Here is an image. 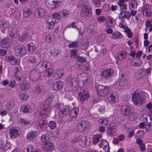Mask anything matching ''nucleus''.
<instances>
[{"instance_id":"obj_32","label":"nucleus","mask_w":152,"mask_h":152,"mask_svg":"<svg viewBox=\"0 0 152 152\" xmlns=\"http://www.w3.org/2000/svg\"><path fill=\"white\" fill-rule=\"evenodd\" d=\"M142 64V61L140 60L138 58L136 59L132 60L131 62L132 65L135 67L140 66Z\"/></svg>"},{"instance_id":"obj_14","label":"nucleus","mask_w":152,"mask_h":152,"mask_svg":"<svg viewBox=\"0 0 152 152\" xmlns=\"http://www.w3.org/2000/svg\"><path fill=\"white\" fill-rule=\"evenodd\" d=\"M11 40L8 38H4L2 41L0 46L3 48H7L9 47L11 45Z\"/></svg>"},{"instance_id":"obj_12","label":"nucleus","mask_w":152,"mask_h":152,"mask_svg":"<svg viewBox=\"0 0 152 152\" xmlns=\"http://www.w3.org/2000/svg\"><path fill=\"white\" fill-rule=\"evenodd\" d=\"M142 10V13L144 16L149 17L151 15L150 9L148 5L146 4L143 6Z\"/></svg>"},{"instance_id":"obj_51","label":"nucleus","mask_w":152,"mask_h":152,"mask_svg":"<svg viewBox=\"0 0 152 152\" xmlns=\"http://www.w3.org/2000/svg\"><path fill=\"white\" fill-rule=\"evenodd\" d=\"M34 151V147L31 145H28L24 148V152H32Z\"/></svg>"},{"instance_id":"obj_35","label":"nucleus","mask_w":152,"mask_h":152,"mask_svg":"<svg viewBox=\"0 0 152 152\" xmlns=\"http://www.w3.org/2000/svg\"><path fill=\"white\" fill-rule=\"evenodd\" d=\"M32 12L31 10L26 9L24 10L23 13V16L24 17H27L31 15Z\"/></svg>"},{"instance_id":"obj_54","label":"nucleus","mask_w":152,"mask_h":152,"mask_svg":"<svg viewBox=\"0 0 152 152\" xmlns=\"http://www.w3.org/2000/svg\"><path fill=\"white\" fill-rule=\"evenodd\" d=\"M55 22H56V21L55 20L54 21H53L52 22H47V25L49 26V28L52 29L53 28L54 24H55Z\"/></svg>"},{"instance_id":"obj_6","label":"nucleus","mask_w":152,"mask_h":152,"mask_svg":"<svg viewBox=\"0 0 152 152\" xmlns=\"http://www.w3.org/2000/svg\"><path fill=\"white\" fill-rule=\"evenodd\" d=\"M90 126L88 122L85 121H82L77 124V129L80 132H84Z\"/></svg>"},{"instance_id":"obj_10","label":"nucleus","mask_w":152,"mask_h":152,"mask_svg":"<svg viewBox=\"0 0 152 152\" xmlns=\"http://www.w3.org/2000/svg\"><path fill=\"white\" fill-rule=\"evenodd\" d=\"M39 68L38 69L40 72L45 70L46 68H50L51 67V65L49 62L46 61H42L39 63L37 65Z\"/></svg>"},{"instance_id":"obj_61","label":"nucleus","mask_w":152,"mask_h":152,"mask_svg":"<svg viewBox=\"0 0 152 152\" xmlns=\"http://www.w3.org/2000/svg\"><path fill=\"white\" fill-rule=\"evenodd\" d=\"M50 54L54 56H57L59 52L57 50H51Z\"/></svg>"},{"instance_id":"obj_48","label":"nucleus","mask_w":152,"mask_h":152,"mask_svg":"<svg viewBox=\"0 0 152 152\" xmlns=\"http://www.w3.org/2000/svg\"><path fill=\"white\" fill-rule=\"evenodd\" d=\"M53 75V69H52L48 68L46 70V71L45 73V75L46 76L50 77L51 76Z\"/></svg>"},{"instance_id":"obj_21","label":"nucleus","mask_w":152,"mask_h":152,"mask_svg":"<svg viewBox=\"0 0 152 152\" xmlns=\"http://www.w3.org/2000/svg\"><path fill=\"white\" fill-rule=\"evenodd\" d=\"M15 104V102L12 100H11L6 103L4 106V109L5 110H10L13 107Z\"/></svg>"},{"instance_id":"obj_47","label":"nucleus","mask_w":152,"mask_h":152,"mask_svg":"<svg viewBox=\"0 0 152 152\" xmlns=\"http://www.w3.org/2000/svg\"><path fill=\"white\" fill-rule=\"evenodd\" d=\"M77 59L78 61L81 63H83L86 62V59L84 57L78 56L77 57Z\"/></svg>"},{"instance_id":"obj_16","label":"nucleus","mask_w":152,"mask_h":152,"mask_svg":"<svg viewBox=\"0 0 152 152\" xmlns=\"http://www.w3.org/2000/svg\"><path fill=\"white\" fill-rule=\"evenodd\" d=\"M79 99L82 102L87 99L89 97V94L84 90H82L81 91L79 94Z\"/></svg>"},{"instance_id":"obj_30","label":"nucleus","mask_w":152,"mask_h":152,"mask_svg":"<svg viewBox=\"0 0 152 152\" xmlns=\"http://www.w3.org/2000/svg\"><path fill=\"white\" fill-rule=\"evenodd\" d=\"M125 1L124 0H119L118 3V4L120 7L121 10H126L127 7L126 4H124Z\"/></svg>"},{"instance_id":"obj_64","label":"nucleus","mask_w":152,"mask_h":152,"mask_svg":"<svg viewBox=\"0 0 152 152\" xmlns=\"http://www.w3.org/2000/svg\"><path fill=\"white\" fill-rule=\"evenodd\" d=\"M78 45V42L75 41L72 42L69 45V47L70 48H72L77 47Z\"/></svg>"},{"instance_id":"obj_43","label":"nucleus","mask_w":152,"mask_h":152,"mask_svg":"<svg viewBox=\"0 0 152 152\" xmlns=\"http://www.w3.org/2000/svg\"><path fill=\"white\" fill-rule=\"evenodd\" d=\"M67 80L71 86H72L74 84H76V80L71 76L69 77Z\"/></svg>"},{"instance_id":"obj_17","label":"nucleus","mask_w":152,"mask_h":152,"mask_svg":"<svg viewBox=\"0 0 152 152\" xmlns=\"http://www.w3.org/2000/svg\"><path fill=\"white\" fill-rule=\"evenodd\" d=\"M113 73V70L110 69H108L103 71L101 73L104 78H108L110 77Z\"/></svg>"},{"instance_id":"obj_31","label":"nucleus","mask_w":152,"mask_h":152,"mask_svg":"<svg viewBox=\"0 0 152 152\" xmlns=\"http://www.w3.org/2000/svg\"><path fill=\"white\" fill-rule=\"evenodd\" d=\"M63 83L61 81H58L55 83L53 85V88L55 90H58L62 87Z\"/></svg>"},{"instance_id":"obj_45","label":"nucleus","mask_w":152,"mask_h":152,"mask_svg":"<svg viewBox=\"0 0 152 152\" xmlns=\"http://www.w3.org/2000/svg\"><path fill=\"white\" fill-rule=\"evenodd\" d=\"M47 121L42 119L39 121L38 124L39 126L42 129L44 126L47 125Z\"/></svg>"},{"instance_id":"obj_26","label":"nucleus","mask_w":152,"mask_h":152,"mask_svg":"<svg viewBox=\"0 0 152 152\" xmlns=\"http://www.w3.org/2000/svg\"><path fill=\"white\" fill-rule=\"evenodd\" d=\"M78 111L77 108H74L72 109L70 111V117L72 118L75 117L77 115Z\"/></svg>"},{"instance_id":"obj_60","label":"nucleus","mask_w":152,"mask_h":152,"mask_svg":"<svg viewBox=\"0 0 152 152\" xmlns=\"http://www.w3.org/2000/svg\"><path fill=\"white\" fill-rule=\"evenodd\" d=\"M42 90V88L39 86H37L34 88V91L35 93L39 94Z\"/></svg>"},{"instance_id":"obj_58","label":"nucleus","mask_w":152,"mask_h":152,"mask_svg":"<svg viewBox=\"0 0 152 152\" xmlns=\"http://www.w3.org/2000/svg\"><path fill=\"white\" fill-rule=\"evenodd\" d=\"M20 121L21 124H23L24 125H27L30 123V121L25 120L23 118H20Z\"/></svg>"},{"instance_id":"obj_33","label":"nucleus","mask_w":152,"mask_h":152,"mask_svg":"<svg viewBox=\"0 0 152 152\" xmlns=\"http://www.w3.org/2000/svg\"><path fill=\"white\" fill-rule=\"evenodd\" d=\"M27 49L30 53H34L36 50L35 45L33 44H28Z\"/></svg>"},{"instance_id":"obj_49","label":"nucleus","mask_w":152,"mask_h":152,"mask_svg":"<svg viewBox=\"0 0 152 152\" xmlns=\"http://www.w3.org/2000/svg\"><path fill=\"white\" fill-rule=\"evenodd\" d=\"M20 81H18V80H16V78H15L14 80H12L10 82L9 84L10 86L12 88H13L16 84H19V82Z\"/></svg>"},{"instance_id":"obj_4","label":"nucleus","mask_w":152,"mask_h":152,"mask_svg":"<svg viewBox=\"0 0 152 152\" xmlns=\"http://www.w3.org/2000/svg\"><path fill=\"white\" fill-rule=\"evenodd\" d=\"M110 90V89L107 86L99 85L97 87L98 94L101 96H105Z\"/></svg>"},{"instance_id":"obj_41","label":"nucleus","mask_w":152,"mask_h":152,"mask_svg":"<svg viewBox=\"0 0 152 152\" xmlns=\"http://www.w3.org/2000/svg\"><path fill=\"white\" fill-rule=\"evenodd\" d=\"M68 144L66 142H64L61 145V151L64 152L67 151L69 148Z\"/></svg>"},{"instance_id":"obj_25","label":"nucleus","mask_w":152,"mask_h":152,"mask_svg":"<svg viewBox=\"0 0 152 152\" xmlns=\"http://www.w3.org/2000/svg\"><path fill=\"white\" fill-rule=\"evenodd\" d=\"M145 71L143 70H140L138 73L136 72L134 74V76L138 79H141L145 75Z\"/></svg>"},{"instance_id":"obj_29","label":"nucleus","mask_w":152,"mask_h":152,"mask_svg":"<svg viewBox=\"0 0 152 152\" xmlns=\"http://www.w3.org/2000/svg\"><path fill=\"white\" fill-rule=\"evenodd\" d=\"M50 136L48 133H45L42 135L40 137V139L43 143H46L49 140Z\"/></svg>"},{"instance_id":"obj_2","label":"nucleus","mask_w":152,"mask_h":152,"mask_svg":"<svg viewBox=\"0 0 152 152\" xmlns=\"http://www.w3.org/2000/svg\"><path fill=\"white\" fill-rule=\"evenodd\" d=\"M54 96L53 95H51L50 96H48L44 103V108L43 110H42L40 112L39 114L40 115L44 116L47 115L49 112L50 108L51 107L50 104L52 102V100L54 98Z\"/></svg>"},{"instance_id":"obj_55","label":"nucleus","mask_w":152,"mask_h":152,"mask_svg":"<svg viewBox=\"0 0 152 152\" xmlns=\"http://www.w3.org/2000/svg\"><path fill=\"white\" fill-rule=\"evenodd\" d=\"M60 14L58 12L54 13L52 15V18L54 20L56 19L58 20L60 18Z\"/></svg>"},{"instance_id":"obj_18","label":"nucleus","mask_w":152,"mask_h":152,"mask_svg":"<svg viewBox=\"0 0 152 152\" xmlns=\"http://www.w3.org/2000/svg\"><path fill=\"white\" fill-rule=\"evenodd\" d=\"M46 5L48 8L50 9L56 8L58 6V4L54 0H47Z\"/></svg>"},{"instance_id":"obj_63","label":"nucleus","mask_w":152,"mask_h":152,"mask_svg":"<svg viewBox=\"0 0 152 152\" xmlns=\"http://www.w3.org/2000/svg\"><path fill=\"white\" fill-rule=\"evenodd\" d=\"M29 61L32 63H35L37 61V60L36 59L35 57L34 56H31L29 59Z\"/></svg>"},{"instance_id":"obj_53","label":"nucleus","mask_w":152,"mask_h":152,"mask_svg":"<svg viewBox=\"0 0 152 152\" xmlns=\"http://www.w3.org/2000/svg\"><path fill=\"white\" fill-rule=\"evenodd\" d=\"M60 16L64 17L67 16L69 14V12L66 10H63L60 12Z\"/></svg>"},{"instance_id":"obj_20","label":"nucleus","mask_w":152,"mask_h":152,"mask_svg":"<svg viewBox=\"0 0 152 152\" xmlns=\"http://www.w3.org/2000/svg\"><path fill=\"white\" fill-rule=\"evenodd\" d=\"M64 72L63 70L58 69L56 70L53 75L54 77L56 79H58L61 78L64 75Z\"/></svg>"},{"instance_id":"obj_24","label":"nucleus","mask_w":152,"mask_h":152,"mask_svg":"<svg viewBox=\"0 0 152 152\" xmlns=\"http://www.w3.org/2000/svg\"><path fill=\"white\" fill-rule=\"evenodd\" d=\"M69 109L67 108H63L61 109L59 112V114L61 117H64L68 115Z\"/></svg>"},{"instance_id":"obj_23","label":"nucleus","mask_w":152,"mask_h":152,"mask_svg":"<svg viewBox=\"0 0 152 152\" xmlns=\"http://www.w3.org/2000/svg\"><path fill=\"white\" fill-rule=\"evenodd\" d=\"M30 85L28 83L23 82L20 84V88L22 91H26L30 88Z\"/></svg>"},{"instance_id":"obj_27","label":"nucleus","mask_w":152,"mask_h":152,"mask_svg":"<svg viewBox=\"0 0 152 152\" xmlns=\"http://www.w3.org/2000/svg\"><path fill=\"white\" fill-rule=\"evenodd\" d=\"M112 36L111 37V38L113 39H120L123 37L122 34L118 31H115L112 34Z\"/></svg>"},{"instance_id":"obj_3","label":"nucleus","mask_w":152,"mask_h":152,"mask_svg":"<svg viewBox=\"0 0 152 152\" xmlns=\"http://www.w3.org/2000/svg\"><path fill=\"white\" fill-rule=\"evenodd\" d=\"M120 110L122 115L124 116L130 117L133 115L130 107L128 105H123Z\"/></svg>"},{"instance_id":"obj_42","label":"nucleus","mask_w":152,"mask_h":152,"mask_svg":"<svg viewBox=\"0 0 152 152\" xmlns=\"http://www.w3.org/2000/svg\"><path fill=\"white\" fill-rule=\"evenodd\" d=\"M15 69L16 70V72L14 73L15 78H16V80H18V81L21 80V78L20 76H19V70L18 68H15Z\"/></svg>"},{"instance_id":"obj_59","label":"nucleus","mask_w":152,"mask_h":152,"mask_svg":"<svg viewBox=\"0 0 152 152\" xmlns=\"http://www.w3.org/2000/svg\"><path fill=\"white\" fill-rule=\"evenodd\" d=\"M27 37V34L25 33L24 34L21 35V37L19 39V40L21 42H23L26 39Z\"/></svg>"},{"instance_id":"obj_8","label":"nucleus","mask_w":152,"mask_h":152,"mask_svg":"<svg viewBox=\"0 0 152 152\" xmlns=\"http://www.w3.org/2000/svg\"><path fill=\"white\" fill-rule=\"evenodd\" d=\"M14 50L15 54L18 56H21L24 55L26 52L25 48L21 45L16 46Z\"/></svg>"},{"instance_id":"obj_15","label":"nucleus","mask_w":152,"mask_h":152,"mask_svg":"<svg viewBox=\"0 0 152 152\" xmlns=\"http://www.w3.org/2000/svg\"><path fill=\"white\" fill-rule=\"evenodd\" d=\"M45 10L42 8H38L35 11L34 15L36 17L40 18L44 16Z\"/></svg>"},{"instance_id":"obj_5","label":"nucleus","mask_w":152,"mask_h":152,"mask_svg":"<svg viewBox=\"0 0 152 152\" xmlns=\"http://www.w3.org/2000/svg\"><path fill=\"white\" fill-rule=\"evenodd\" d=\"M41 72L38 71L36 69L32 70L30 72L29 77L33 81L38 80L40 77Z\"/></svg>"},{"instance_id":"obj_52","label":"nucleus","mask_w":152,"mask_h":152,"mask_svg":"<svg viewBox=\"0 0 152 152\" xmlns=\"http://www.w3.org/2000/svg\"><path fill=\"white\" fill-rule=\"evenodd\" d=\"M48 125L51 129H53L56 127V124L55 121H51L50 122Z\"/></svg>"},{"instance_id":"obj_11","label":"nucleus","mask_w":152,"mask_h":152,"mask_svg":"<svg viewBox=\"0 0 152 152\" xmlns=\"http://www.w3.org/2000/svg\"><path fill=\"white\" fill-rule=\"evenodd\" d=\"M54 146L53 144L50 142L45 143L42 148L44 151L47 152L52 150L54 148Z\"/></svg>"},{"instance_id":"obj_34","label":"nucleus","mask_w":152,"mask_h":152,"mask_svg":"<svg viewBox=\"0 0 152 152\" xmlns=\"http://www.w3.org/2000/svg\"><path fill=\"white\" fill-rule=\"evenodd\" d=\"M131 14L129 11H127L125 12V14L123 16H119L118 18L120 19H122V21L123 22H124V18H127L128 19H129L131 16Z\"/></svg>"},{"instance_id":"obj_38","label":"nucleus","mask_w":152,"mask_h":152,"mask_svg":"<svg viewBox=\"0 0 152 152\" xmlns=\"http://www.w3.org/2000/svg\"><path fill=\"white\" fill-rule=\"evenodd\" d=\"M127 53L125 51H123L120 53L118 56V58L119 60H122L125 58L126 56Z\"/></svg>"},{"instance_id":"obj_62","label":"nucleus","mask_w":152,"mask_h":152,"mask_svg":"<svg viewBox=\"0 0 152 152\" xmlns=\"http://www.w3.org/2000/svg\"><path fill=\"white\" fill-rule=\"evenodd\" d=\"M77 23L75 22H74L73 23L69 24L68 26V27H72V28H76L77 29H78L77 27Z\"/></svg>"},{"instance_id":"obj_44","label":"nucleus","mask_w":152,"mask_h":152,"mask_svg":"<svg viewBox=\"0 0 152 152\" xmlns=\"http://www.w3.org/2000/svg\"><path fill=\"white\" fill-rule=\"evenodd\" d=\"M20 98L23 102L26 100L28 98L27 94L26 93H21L19 94Z\"/></svg>"},{"instance_id":"obj_22","label":"nucleus","mask_w":152,"mask_h":152,"mask_svg":"<svg viewBox=\"0 0 152 152\" xmlns=\"http://www.w3.org/2000/svg\"><path fill=\"white\" fill-rule=\"evenodd\" d=\"M88 141L86 139V137L85 136L81 137L80 140L79 141V144L82 146L85 147L88 144Z\"/></svg>"},{"instance_id":"obj_7","label":"nucleus","mask_w":152,"mask_h":152,"mask_svg":"<svg viewBox=\"0 0 152 152\" xmlns=\"http://www.w3.org/2000/svg\"><path fill=\"white\" fill-rule=\"evenodd\" d=\"M91 14V10L88 5H83L82 10L80 12V15L83 17L90 16Z\"/></svg>"},{"instance_id":"obj_28","label":"nucleus","mask_w":152,"mask_h":152,"mask_svg":"<svg viewBox=\"0 0 152 152\" xmlns=\"http://www.w3.org/2000/svg\"><path fill=\"white\" fill-rule=\"evenodd\" d=\"M36 136V132L35 131H32L30 132L27 134L26 137L27 139L29 141L34 140Z\"/></svg>"},{"instance_id":"obj_56","label":"nucleus","mask_w":152,"mask_h":152,"mask_svg":"<svg viewBox=\"0 0 152 152\" xmlns=\"http://www.w3.org/2000/svg\"><path fill=\"white\" fill-rule=\"evenodd\" d=\"M2 25L4 28H6L9 26L10 23L9 22L6 20L2 21Z\"/></svg>"},{"instance_id":"obj_37","label":"nucleus","mask_w":152,"mask_h":152,"mask_svg":"<svg viewBox=\"0 0 152 152\" xmlns=\"http://www.w3.org/2000/svg\"><path fill=\"white\" fill-rule=\"evenodd\" d=\"M127 83V82L126 80L124 79H121L119 80L117 84L121 88L122 87L126 85Z\"/></svg>"},{"instance_id":"obj_57","label":"nucleus","mask_w":152,"mask_h":152,"mask_svg":"<svg viewBox=\"0 0 152 152\" xmlns=\"http://www.w3.org/2000/svg\"><path fill=\"white\" fill-rule=\"evenodd\" d=\"M81 45L82 47H84V48L87 49L89 46L88 42V41L82 42H81Z\"/></svg>"},{"instance_id":"obj_36","label":"nucleus","mask_w":152,"mask_h":152,"mask_svg":"<svg viewBox=\"0 0 152 152\" xmlns=\"http://www.w3.org/2000/svg\"><path fill=\"white\" fill-rule=\"evenodd\" d=\"M129 8L135 9L137 6V3L136 0H132L129 1Z\"/></svg>"},{"instance_id":"obj_50","label":"nucleus","mask_w":152,"mask_h":152,"mask_svg":"<svg viewBox=\"0 0 152 152\" xmlns=\"http://www.w3.org/2000/svg\"><path fill=\"white\" fill-rule=\"evenodd\" d=\"M17 29L15 27L13 28L12 29L11 32L10 33V35L11 36L13 37H15L17 36Z\"/></svg>"},{"instance_id":"obj_13","label":"nucleus","mask_w":152,"mask_h":152,"mask_svg":"<svg viewBox=\"0 0 152 152\" xmlns=\"http://www.w3.org/2000/svg\"><path fill=\"white\" fill-rule=\"evenodd\" d=\"M6 59L10 64L12 65H15L19 63V60L16 58L15 56H10L6 57Z\"/></svg>"},{"instance_id":"obj_46","label":"nucleus","mask_w":152,"mask_h":152,"mask_svg":"<svg viewBox=\"0 0 152 152\" xmlns=\"http://www.w3.org/2000/svg\"><path fill=\"white\" fill-rule=\"evenodd\" d=\"M29 107L24 105L20 108L21 111L23 113H28L29 112Z\"/></svg>"},{"instance_id":"obj_19","label":"nucleus","mask_w":152,"mask_h":152,"mask_svg":"<svg viewBox=\"0 0 152 152\" xmlns=\"http://www.w3.org/2000/svg\"><path fill=\"white\" fill-rule=\"evenodd\" d=\"M10 137L12 139H14L19 136L20 135L18 130L14 128L10 130Z\"/></svg>"},{"instance_id":"obj_40","label":"nucleus","mask_w":152,"mask_h":152,"mask_svg":"<svg viewBox=\"0 0 152 152\" xmlns=\"http://www.w3.org/2000/svg\"><path fill=\"white\" fill-rule=\"evenodd\" d=\"M55 40L53 34H50L47 35L46 38V40L48 42H50Z\"/></svg>"},{"instance_id":"obj_9","label":"nucleus","mask_w":152,"mask_h":152,"mask_svg":"<svg viewBox=\"0 0 152 152\" xmlns=\"http://www.w3.org/2000/svg\"><path fill=\"white\" fill-rule=\"evenodd\" d=\"M116 126L115 124L111 123L108 126L107 128V133L108 136L113 135L116 131Z\"/></svg>"},{"instance_id":"obj_39","label":"nucleus","mask_w":152,"mask_h":152,"mask_svg":"<svg viewBox=\"0 0 152 152\" xmlns=\"http://www.w3.org/2000/svg\"><path fill=\"white\" fill-rule=\"evenodd\" d=\"M108 100L111 103H114L116 102L115 97L113 94H110L108 95Z\"/></svg>"},{"instance_id":"obj_1","label":"nucleus","mask_w":152,"mask_h":152,"mask_svg":"<svg viewBox=\"0 0 152 152\" xmlns=\"http://www.w3.org/2000/svg\"><path fill=\"white\" fill-rule=\"evenodd\" d=\"M142 92L140 90L135 91L132 95V100L134 104L140 106L143 102Z\"/></svg>"}]
</instances>
